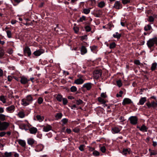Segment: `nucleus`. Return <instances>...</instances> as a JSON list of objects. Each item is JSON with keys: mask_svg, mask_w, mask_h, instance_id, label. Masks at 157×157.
Listing matches in <instances>:
<instances>
[{"mask_svg": "<svg viewBox=\"0 0 157 157\" xmlns=\"http://www.w3.org/2000/svg\"><path fill=\"white\" fill-rule=\"evenodd\" d=\"M155 44L157 45V37L150 39L147 43V45L149 48L153 47Z\"/></svg>", "mask_w": 157, "mask_h": 157, "instance_id": "obj_1", "label": "nucleus"}, {"mask_svg": "<svg viewBox=\"0 0 157 157\" xmlns=\"http://www.w3.org/2000/svg\"><path fill=\"white\" fill-rule=\"evenodd\" d=\"M9 124L6 122H1L0 121V130H6L9 126Z\"/></svg>", "mask_w": 157, "mask_h": 157, "instance_id": "obj_2", "label": "nucleus"}, {"mask_svg": "<svg viewBox=\"0 0 157 157\" xmlns=\"http://www.w3.org/2000/svg\"><path fill=\"white\" fill-rule=\"evenodd\" d=\"M130 121V123L132 125H136L138 123V119L136 116H132L128 119Z\"/></svg>", "mask_w": 157, "mask_h": 157, "instance_id": "obj_3", "label": "nucleus"}, {"mask_svg": "<svg viewBox=\"0 0 157 157\" xmlns=\"http://www.w3.org/2000/svg\"><path fill=\"white\" fill-rule=\"evenodd\" d=\"M23 52L24 55L28 57H30L31 55V50L28 46H26L23 49Z\"/></svg>", "mask_w": 157, "mask_h": 157, "instance_id": "obj_4", "label": "nucleus"}, {"mask_svg": "<svg viewBox=\"0 0 157 157\" xmlns=\"http://www.w3.org/2000/svg\"><path fill=\"white\" fill-rule=\"evenodd\" d=\"M15 107L13 105H12L6 107V111L10 113H12L15 111Z\"/></svg>", "mask_w": 157, "mask_h": 157, "instance_id": "obj_5", "label": "nucleus"}, {"mask_svg": "<svg viewBox=\"0 0 157 157\" xmlns=\"http://www.w3.org/2000/svg\"><path fill=\"white\" fill-rule=\"evenodd\" d=\"M122 4L121 2L116 1L114 4L113 7L116 9H121L122 8Z\"/></svg>", "mask_w": 157, "mask_h": 157, "instance_id": "obj_6", "label": "nucleus"}, {"mask_svg": "<svg viewBox=\"0 0 157 157\" xmlns=\"http://www.w3.org/2000/svg\"><path fill=\"white\" fill-rule=\"evenodd\" d=\"M146 105L148 108H150L151 107L154 108L157 106V102L152 101L150 103L149 101L146 103Z\"/></svg>", "mask_w": 157, "mask_h": 157, "instance_id": "obj_7", "label": "nucleus"}, {"mask_svg": "<svg viewBox=\"0 0 157 157\" xmlns=\"http://www.w3.org/2000/svg\"><path fill=\"white\" fill-rule=\"evenodd\" d=\"M131 152V149L129 148H124L123 150L121 153L124 155L130 154Z\"/></svg>", "mask_w": 157, "mask_h": 157, "instance_id": "obj_8", "label": "nucleus"}, {"mask_svg": "<svg viewBox=\"0 0 157 157\" xmlns=\"http://www.w3.org/2000/svg\"><path fill=\"white\" fill-rule=\"evenodd\" d=\"M44 50L43 49H40L34 51L33 54L36 56H38L44 53Z\"/></svg>", "mask_w": 157, "mask_h": 157, "instance_id": "obj_9", "label": "nucleus"}, {"mask_svg": "<svg viewBox=\"0 0 157 157\" xmlns=\"http://www.w3.org/2000/svg\"><path fill=\"white\" fill-rule=\"evenodd\" d=\"M121 129V128L114 127L112 128L111 131L113 134H116L119 133Z\"/></svg>", "mask_w": 157, "mask_h": 157, "instance_id": "obj_10", "label": "nucleus"}, {"mask_svg": "<svg viewBox=\"0 0 157 157\" xmlns=\"http://www.w3.org/2000/svg\"><path fill=\"white\" fill-rule=\"evenodd\" d=\"M102 73L101 71L100 70H98L94 71V75L96 78H98L100 77Z\"/></svg>", "mask_w": 157, "mask_h": 157, "instance_id": "obj_11", "label": "nucleus"}, {"mask_svg": "<svg viewBox=\"0 0 157 157\" xmlns=\"http://www.w3.org/2000/svg\"><path fill=\"white\" fill-rule=\"evenodd\" d=\"M44 147V146L41 144L38 145L36 146L35 151L36 152L41 151L43 149Z\"/></svg>", "mask_w": 157, "mask_h": 157, "instance_id": "obj_12", "label": "nucleus"}, {"mask_svg": "<svg viewBox=\"0 0 157 157\" xmlns=\"http://www.w3.org/2000/svg\"><path fill=\"white\" fill-rule=\"evenodd\" d=\"M17 115L19 118H23L25 117V114L23 110L20 111Z\"/></svg>", "mask_w": 157, "mask_h": 157, "instance_id": "obj_13", "label": "nucleus"}, {"mask_svg": "<svg viewBox=\"0 0 157 157\" xmlns=\"http://www.w3.org/2000/svg\"><path fill=\"white\" fill-rule=\"evenodd\" d=\"M132 102L131 100L128 98H125L123 100L122 102V104L124 105L127 104H130Z\"/></svg>", "mask_w": 157, "mask_h": 157, "instance_id": "obj_14", "label": "nucleus"}, {"mask_svg": "<svg viewBox=\"0 0 157 157\" xmlns=\"http://www.w3.org/2000/svg\"><path fill=\"white\" fill-rule=\"evenodd\" d=\"M84 82V80L82 78H80L75 80L74 83L77 85H79L82 84Z\"/></svg>", "mask_w": 157, "mask_h": 157, "instance_id": "obj_15", "label": "nucleus"}, {"mask_svg": "<svg viewBox=\"0 0 157 157\" xmlns=\"http://www.w3.org/2000/svg\"><path fill=\"white\" fill-rule=\"evenodd\" d=\"M147 98L146 97L141 98L139 100V102L137 103L138 105H143L146 101Z\"/></svg>", "mask_w": 157, "mask_h": 157, "instance_id": "obj_16", "label": "nucleus"}, {"mask_svg": "<svg viewBox=\"0 0 157 157\" xmlns=\"http://www.w3.org/2000/svg\"><path fill=\"white\" fill-rule=\"evenodd\" d=\"M52 129V127L49 125H47L43 127V131L45 132H48Z\"/></svg>", "mask_w": 157, "mask_h": 157, "instance_id": "obj_17", "label": "nucleus"}, {"mask_svg": "<svg viewBox=\"0 0 157 157\" xmlns=\"http://www.w3.org/2000/svg\"><path fill=\"white\" fill-rule=\"evenodd\" d=\"M21 102V105L24 106H26L30 104L28 101L27 100H26L25 98L22 99Z\"/></svg>", "mask_w": 157, "mask_h": 157, "instance_id": "obj_18", "label": "nucleus"}, {"mask_svg": "<svg viewBox=\"0 0 157 157\" xmlns=\"http://www.w3.org/2000/svg\"><path fill=\"white\" fill-rule=\"evenodd\" d=\"M91 83H86L83 85V87L86 88L88 90H89L91 87Z\"/></svg>", "mask_w": 157, "mask_h": 157, "instance_id": "obj_19", "label": "nucleus"}, {"mask_svg": "<svg viewBox=\"0 0 157 157\" xmlns=\"http://www.w3.org/2000/svg\"><path fill=\"white\" fill-rule=\"evenodd\" d=\"M29 80H28L25 77H22L21 79V82L22 84H25L27 83Z\"/></svg>", "mask_w": 157, "mask_h": 157, "instance_id": "obj_20", "label": "nucleus"}, {"mask_svg": "<svg viewBox=\"0 0 157 157\" xmlns=\"http://www.w3.org/2000/svg\"><path fill=\"white\" fill-rule=\"evenodd\" d=\"M25 98L26 100H27L28 101L30 104L32 103L33 100V98L32 97L31 95H29L27 96Z\"/></svg>", "mask_w": 157, "mask_h": 157, "instance_id": "obj_21", "label": "nucleus"}, {"mask_svg": "<svg viewBox=\"0 0 157 157\" xmlns=\"http://www.w3.org/2000/svg\"><path fill=\"white\" fill-rule=\"evenodd\" d=\"M29 131L31 134H35L37 132V129L36 128L33 127L30 128L29 129Z\"/></svg>", "mask_w": 157, "mask_h": 157, "instance_id": "obj_22", "label": "nucleus"}, {"mask_svg": "<svg viewBox=\"0 0 157 157\" xmlns=\"http://www.w3.org/2000/svg\"><path fill=\"white\" fill-rule=\"evenodd\" d=\"M19 144L23 147H25L26 145V142L24 140H19L18 141Z\"/></svg>", "mask_w": 157, "mask_h": 157, "instance_id": "obj_23", "label": "nucleus"}, {"mask_svg": "<svg viewBox=\"0 0 157 157\" xmlns=\"http://www.w3.org/2000/svg\"><path fill=\"white\" fill-rule=\"evenodd\" d=\"M87 51L85 47L84 46H82L81 50V54L84 55L87 52Z\"/></svg>", "mask_w": 157, "mask_h": 157, "instance_id": "obj_24", "label": "nucleus"}, {"mask_svg": "<svg viewBox=\"0 0 157 157\" xmlns=\"http://www.w3.org/2000/svg\"><path fill=\"white\" fill-rule=\"evenodd\" d=\"M56 98L57 101L59 102H61L63 98L62 96L60 94H57L56 95Z\"/></svg>", "mask_w": 157, "mask_h": 157, "instance_id": "obj_25", "label": "nucleus"}, {"mask_svg": "<svg viewBox=\"0 0 157 157\" xmlns=\"http://www.w3.org/2000/svg\"><path fill=\"white\" fill-rule=\"evenodd\" d=\"M98 101L99 102L102 104H104L106 102V101L104 99V98L100 97L98 98Z\"/></svg>", "mask_w": 157, "mask_h": 157, "instance_id": "obj_26", "label": "nucleus"}, {"mask_svg": "<svg viewBox=\"0 0 157 157\" xmlns=\"http://www.w3.org/2000/svg\"><path fill=\"white\" fill-rule=\"evenodd\" d=\"M6 98L4 95L0 96V100L3 103H6Z\"/></svg>", "mask_w": 157, "mask_h": 157, "instance_id": "obj_27", "label": "nucleus"}, {"mask_svg": "<svg viewBox=\"0 0 157 157\" xmlns=\"http://www.w3.org/2000/svg\"><path fill=\"white\" fill-rule=\"evenodd\" d=\"M121 36V34L119 33L118 32H116L115 34H113V36L114 38H116L117 39H120Z\"/></svg>", "mask_w": 157, "mask_h": 157, "instance_id": "obj_28", "label": "nucleus"}, {"mask_svg": "<svg viewBox=\"0 0 157 157\" xmlns=\"http://www.w3.org/2000/svg\"><path fill=\"white\" fill-rule=\"evenodd\" d=\"M35 142L34 140L32 138H29L27 140V143L30 145H33Z\"/></svg>", "mask_w": 157, "mask_h": 157, "instance_id": "obj_29", "label": "nucleus"}, {"mask_svg": "<svg viewBox=\"0 0 157 157\" xmlns=\"http://www.w3.org/2000/svg\"><path fill=\"white\" fill-rule=\"evenodd\" d=\"M140 131L143 132H146L147 131V128L144 125H143L140 128Z\"/></svg>", "mask_w": 157, "mask_h": 157, "instance_id": "obj_30", "label": "nucleus"}, {"mask_svg": "<svg viewBox=\"0 0 157 157\" xmlns=\"http://www.w3.org/2000/svg\"><path fill=\"white\" fill-rule=\"evenodd\" d=\"M91 9V8H85L83 10V13L86 14H88L90 12V10Z\"/></svg>", "mask_w": 157, "mask_h": 157, "instance_id": "obj_31", "label": "nucleus"}, {"mask_svg": "<svg viewBox=\"0 0 157 157\" xmlns=\"http://www.w3.org/2000/svg\"><path fill=\"white\" fill-rule=\"evenodd\" d=\"M98 13H101V10L97 8L95 9L92 12V14H97Z\"/></svg>", "mask_w": 157, "mask_h": 157, "instance_id": "obj_32", "label": "nucleus"}, {"mask_svg": "<svg viewBox=\"0 0 157 157\" xmlns=\"http://www.w3.org/2000/svg\"><path fill=\"white\" fill-rule=\"evenodd\" d=\"M62 114L61 113H58L56 114L55 117L57 119H61L62 117Z\"/></svg>", "mask_w": 157, "mask_h": 157, "instance_id": "obj_33", "label": "nucleus"}, {"mask_svg": "<svg viewBox=\"0 0 157 157\" xmlns=\"http://www.w3.org/2000/svg\"><path fill=\"white\" fill-rule=\"evenodd\" d=\"M157 63H153L151 67V70L152 71L155 70L156 68Z\"/></svg>", "mask_w": 157, "mask_h": 157, "instance_id": "obj_34", "label": "nucleus"}, {"mask_svg": "<svg viewBox=\"0 0 157 157\" xmlns=\"http://www.w3.org/2000/svg\"><path fill=\"white\" fill-rule=\"evenodd\" d=\"M151 29V27L150 25L148 24L147 25L145 26L144 28V29L146 31H147L150 30Z\"/></svg>", "mask_w": 157, "mask_h": 157, "instance_id": "obj_35", "label": "nucleus"}, {"mask_svg": "<svg viewBox=\"0 0 157 157\" xmlns=\"http://www.w3.org/2000/svg\"><path fill=\"white\" fill-rule=\"evenodd\" d=\"M105 6V3L103 1L100 2L98 4V6L101 8Z\"/></svg>", "mask_w": 157, "mask_h": 157, "instance_id": "obj_36", "label": "nucleus"}, {"mask_svg": "<svg viewBox=\"0 0 157 157\" xmlns=\"http://www.w3.org/2000/svg\"><path fill=\"white\" fill-rule=\"evenodd\" d=\"M147 20L150 22H153L154 20V18L152 16H150L147 18Z\"/></svg>", "mask_w": 157, "mask_h": 157, "instance_id": "obj_37", "label": "nucleus"}, {"mask_svg": "<svg viewBox=\"0 0 157 157\" xmlns=\"http://www.w3.org/2000/svg\"><path fill=\"white\" fill-rule=\"evenodd\" d=\"M68 121V119L66 118H63L61 121V122L63 123V124H66Z\"/></svg>", "mask_w": 157, "mask_h": 157, "instance_id": "obj_38", "label": "nucleus"}, {"mask_svg": "<svg viewBox=\"0 0 157 157\" xmlns=\"http://www.w3.org/2000/svg\"><path fill=\"white\" fill-rule=\"evenodd\" d=\"M134 63L135 64L137 65H140V66H143V64L142 63H140V62L139 60H136L134 61Z\"/></svg>", "mask_w": 157, "mask_h": 157, "instance_id": "obj_39", "label": "nucleus"}, {"mask_svg": "<svg viewBox=\"0 0 157 157\" xmlns=\"http://www.w3.org/2000/svg\"><path fill=\"white\" fill-rule=\"evenodd\" d=\"M43 101V99L41 97H39L37 99V102L39 104H42Z\"/></svg>", "mask_w": 157, "mask_h": 157, "instance_id": "obj_40", "label": "nucleus"}, {"mask_svg": "<svg viewBox=\"0 0 157 157\" xmlns=\"http://www.w3.org/2000/svg\"><path fill=\"white\" fill-rule=\"evenodd\" d=\"M93 155L95 156H97L99 155V152L97 151H94L93 152Z\"/></svg>", "mask_w": 157, "mask_h": 157, "instance_id": "obj_41", "label": "nucleus"}, {"mask_svg": "<svg viewBox=\"0 0 157 157\" xmlns=\"http://www.w3.org/2000/svg\"><path fill=\"white\" fill-rule=\"evenodd\" d=\"M86 20V17L84 16H82L80 17L78 20L79 22H82L83 21H85Z\"/></svg>", "mask_w": 157, "mask_h": 157, "instance_id": "obj_42", "label": "nucleus"}, {"mask_svg": "<svg viewBox=\"0 0 157 157\" xmlns=\"http://www.w3.org/2000/svg\"><path fill=\"white\" fill-rule=\"evenodd\" d=\"M0 120L2 121L5 120V115L3 114H0Z\"/></svg>", "mask_w": 157, "mask_h": 157, "instance_id": "obj_43", "label": "nucleus"}, {"mask_svg": "<svg viewBox=\"0 0 157 157\" xmlns=\"http://www.w3.org/2000/svg\"><path fill=\"white\" fill-rule=\"evenodd\" d=\"M71 92H76L77 90V88L75 86H72L71 87Z\"/></svg>", "mask_w": 157, "mask_h": 157, "instance_id": "obj_44", "label": "nucleus"}, {"mask_svg": "<svg viewBox=\"0 0 157 157\" xmlns=\"http://www.w3.org/2000/svg\"><path fill=\"white\" fill-rule=\"evenodd\" d=\"M85 29L86 32H89L91 31V28L89 25H86L85 26Z\"/></svg>", "mask_w": 157, "mask_h": 157, "instance_id": "obj_45", "label": "nucleus"}, {"mask_svg": "<svg viewBox=\"0 0 157 157\" xmlns=\"http://www.w3.org/2000/svg\"><path fill=\"white\" fill-rule=\"evenodd\" d=\"M116 46V44L114 42H113L110 44L109 48L110 49L114 48Z\"/></svg>", "mask_w": 157, "mask_h": 157, "instance_id": "obj_46", "label": "nucleus"}, {"mask_svg": "<svg viewBox=\"0 0 157 157\" xmlns=\"http://www.w3.org/2000/svg\"><path fill=\"white\" fill-rule=\"evenodd\" d=\"M62 101L63 105H66L68 103V100L66 98H63Z\"/></svg>", "mask_w": 157, "mask_h": 157, "instance_id": "obj_47", "label": "nucleus"}, {"mask_svg": "<svg viewBox=\"0 0 157 157\" xmlns=\"http://www.w3.org/2000/svg\"><path fill=\"white\" fill-rule=\"evenodd\" d=\"M4 155L6 157H10L12 155V152H6L4 153Z\"/></svg>", "mask_w": 157, "mask_h": 157, "instance_id": "obj_48", "label": "nucleus"}, {"mask_svg": "<svg viewBox=\"0 0 157 157\" xmlns=\"http://www.w3.org/2000/svg\"><path fill=\"white\" fill-rule=\"evenodd\" d=\"M76 104L78 105H79L80 104H81L83 102V101L82 100H81V99H80L79 100H76Z\"/></svg>", "mask_w": 157, "mask_h": 157, "instance_id": "obj_49", "label": "nucleus"}, {"mask_svg": "<svg viewBox=\"0 0 157 157\" xmlns=\"http://www.w3.org/2000/svg\"><path fill=\"white\" fill-rule=\"evenodd\" d=\"M7 36L9 38H11L12 37V34L11 32L9 30H8L6 31Z\"/></svg>", "mask_w": 157, "mask_h": 157, "instance_id": "obj_50", "label": "nucleus"}, {"mask_svg": "<svg viewBox=\"0 0 157 157\" xmlns=\"http://www.w3.org/2000/svg\"><path fill=\"white\" fill-rule=\"evenodd\" d=\"M100 150L102 153H105L106 150V148L104 146L100 147Z\"/></svg>", "mask_w": 157, "mask_h": 157, "instance_id": "obj_51", "label": "nucleus"}, {"mask_svg": "<svg viewBox=\"0 0 157 157\" xmlns=\"http://www.w3.org/2000/svg\"><path fill=\"white\" fill-rule=\"evenodd\" d=\"M85 147V146L84 144L81 145L79 147V149L80 151H83L84 150V148Z\"/></svg>", "mask_w": 157, "mask_h": 157, "instance_id": "obj_52", "label": "nucleus"}, {"mask_svg": "<svg viewBox=\"0 0 157 157\" xmlns=\"http://www.w3.org/2000/svg\"><path fill=\"white\" fill-rule=\"evenodd\" d=\"M37 119L40 122L42 121H43V118L41 117V116L39 115H37L36 116Z\"/></svg>", "mask_w": 157, "mask_h": 157, "instance_id": "obj_53", "label": "nucleus"}, {"mask_svg": "<svg viewBox=\"0 0 157 157\" xmlns=\"http://www.w3.org/2000/svg\"><path fill=\"white\" fill-rule=\"evenodd\" d=\"M102 98H105L107 97V95L106 94V92L102 93L101 94V96L100 97Z\"/></svg>", "mask_w": 157, "mask_h": 157, "instance_id": "obj_54", "label": "nucleus"}, {"mask_svg": "<svg viewBox=\"0 0 157 157\" xmlns=\"http://www.w3.org/2000/svg\"><path fill=\"white\" fill-rule=\"evenodd\" d=\"M117 85L119 87H121L122 85V83L121 80H119L117 81Z\"/></svg>", "mask_w": 157, "mask_h": 157, "instance_id": "obj_55", "label": "nucleus"}, {"mask_svg": "<svg viewBox=\"0 0 157 157\" xmlns=\"http://www.w3.org/2000/svg\"><path fill=\"white\" fill-rule=\"evenodd\" d=\"M131 0H122V3L125 5L130 2Z\"/></svg>", "mask_w": 157, "mask_h": 157, "instance_id": "obj_56", "label": "nucleus"}, {"mask_svg": "<svg viewBox=\"0 0 157 157\" xmlns=\"http://www.w3.org/2000/svg\"><path fill=\"white\" fill-rule=\"evenodd\" d=\"M119 94H117L116 95V96L117 97H121L122 95L123 94V91H120L119 92Z\"/></svg>", "mask_w": 157, "mask_h": 157, "instance_id": "obj_57", "label": "nucleus"}, {"mask_svg": "<svg viewBox=\"0 0 157 157\" xmlns=\"http://www.w3.org/2000/svg\"><path fill=\"white\" fill-rule=\"evenodd\" d=\"M73 131L76 133H78L80 131L79 129L78 128H75L73 129Z\"/></svg>", "mask_w": 157, "mask_h": 157, "instance_id": "obj_58", "label": "nucleus"}, {"mask_svg": "<svg viewBox=\"0 0 157 157\" xmlns=\"http://www.w3.org/2000/svg\"><path fill=\"white\" fill-rule=\"evenodd\" d=\"M121 25L123 27H125L127 25L125 21L121 22Z\"/></svg>", "mask_w": 157, "mask_h": 157, "instance_id": "obj_59", "label": "nucleus"}, {"mask_svg": "<svg viewBox=\"0 0 157 157\" xmlns=\"http://www.w3.org/2000/svg\"><path fill=\"white\" fill-rule=\"evenodd\" d=\"M157 153L154 151H153L150 152V155H154L157 154Z\"/></svg>", "mask_w": 157, "mask_h": 157, "instance_id": "obj_60", "label": "nucleus"}, {"mask_svg": "<svg viewBox=\"0 0 157 157\" xmlns=\"http://www.w3.org/2000/svg\"><path fill=\"white\" fill-rule=\"evenodd\" d=\"M4 54V52L3 51L0 52V58H2Z\"/></svg>", "mask_w": 157, "mask_h": 157, "instance_id": "obj_61", "label": "nucleus"}, {"mask_svg": "<svg viewBox=\"0 0 157 157\" xmlns=\"http://www.w3.org/2000/svg\"><path fill=\"white\" fill-rule=\"evenodd\" d=\"M6 134V132H1L0 133V136L1 137H3Z\"/></svg>", "mask_w": 157, "mask_h": 157, "instance_id": "obj_62", "label": "nucleus"}, {"mask_svg": "<svg viewBox=\"0 0 157 157\" xmlns=\"http://www.w3.org/2000/svg\"><path fill=\"white\" fill-rule=\"evenodd\" d=\"M73 29H74V31H75V32L76 33H77L78 32V28L76 27H74L73 28Z\"/></svg>", "mask_w": 157, "mask_h": 157, "instance_id": "obj_63", "label": "nucleus"}, {"mask_svg": "<svg viewBox=\"0 0 157 157\" xmlns=\"http://www.w3.org/2000/svg\"><path fill=\"white\" fill-rule=\"evenodd\" d=\"M66 132L68 134H70L71 132V130L70 128H67L66 129Z\"/></svg>", "mask_w": 157, "mask_h": 157, "instance_id": "obj_64", "label": "nucleus"}]
</instances>
